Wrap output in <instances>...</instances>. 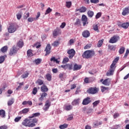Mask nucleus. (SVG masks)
Instances as JSON below:
<instances>
[{
  "instance_id": "nucleus-7",
  "label": "nucleus",
  "mask_w": 129,
  "mask_h": 129,
  "mask_svg": "<svg viewBox=\"0 0 129 129\" xmlns=\"http://www.w3.org/2000/svg\"><path fill=\"white\" fill-rule=\"evenodd\" d=\"M19 51V48H17L16 45H14L11 48L9 51V55L10 56H13V55H16Z\"/></svg>"
},
{
  "instance_id": "nucleus-6",
  "label": "nucleus",
  "mask_w": 129,
  "mask_h": 129,
  "mask_svg": "<svg viewBox=\"0 0 129 129\" xmlns=\"http://www.w3.org/2000/svg\"><path fill=\"white\" fill-rule=\"evenodd\" d=\"M100 82L103 85H105V86H109L111 82V79L110 78H107L105 80L102 79L100 80Z\"/></svg>"
},
{
  "instance_id": "nucleus-22",
  "label": "nucleus",
  "mask_w": 129,
  "mask_h": 129,
  "mask_svg": "<svg viewBox=\"0 0 129 129\" xmlns=\"http://www.w3.org/2000/svg\"><path fill=\"white\" fill-rule=\"evenodd\" d=\"M27 55L28 57H33L34 53H33V50L28 49L27 51Z\"/></svg>"
},
{
  "instance_id": "nucleus-53",
  "label": "nucleus",
  "mask_w": 129,
  "mask_h": 129,
  "mask_svg": "<svg viewBox=\"0 0 129 129\" xmlns=\"http://www.w3.org/2000/svg\"><path fill=\"white\" fill-rule=\"evenodd\" d=\"M91 44H88L85 46H84V49L85 50H86L87 49H90V48H91Z\"/></svg>"
},
{
  "instance_id": "nucleus-8",
  "label": "nucleus",
  "mask_w": 129,
  "mask_h": 129,
  "mask_svg": "<svg viewBox=\"0 0 129 129\" xmlns=\"http://www.w3.org/2000/svg\"><path fill=\"white\" fill-rule=\"evenodd\" d=\"M67 54L69 55V59H73V57L75 56V54H76V51H75V50H74V49L72 48L68 50Z\"/></svg>"
},
{
  "instance_id": "nucleus-35",
  "label": "nucleus",
  "mask_w": 129,
  "mask_h": 129,
  "mask_svg": "<svg viewBox=\"0 0 129 129\" xmlns=\"http://www.w3.org/2000/svg\"><path fill=\"white\" fill-rule=\"evenodd\" d=\"M72 6V2H67L66 3V7L68 9H70Z\"/></svg>"
},
{
  "instance_id": "nucleus-20",
  "label": "nucleus",
  "mask_w": 129,
  "mask_h": 129,
  "mask_svg": "<svg viewBox=\"0 0 129 129\" xmlns=\"http://www.w3.org/2000/svg\"><path fill=\"white\" fill-rule=\"evenodd\" d=\"M79 103H80V98L76 99L72 102V105H77L79 104Z\"/></svg>"
},
{
  "instance_id": "nucleus-50",
  "label": "nucleus",
  "mask_w": 129,
  "mask_h": 129,
  "mask_svg": "<svg viewBox=\"0 0 129 129\" xmlns=\"http://www.w3.org/2000/svg\"><path fill=\"white\" fill-rule=\"evenodd\" d=\"M16 17L17 19L19 20V21H20L21 19H22V13H18L16 15Z\"/></svg>"
},
{
  "instance_id": "nucleus-15",
  "label": "nucleus",
  "mask_w": 129,
  "mask_h": 129,
  "mask_svg": "<svg viewBox=\"0 0 129 129\" xmlns=\"http://www.w3.org/2000/svg\"><path fill=\"white\" fill-rule=\"evenodd\" d=\"M82 36L84 38H88L90 36V32L88 30H84L82 32Z\"/></svg>"
},
{
  "instance_id": "nucleus-25",
  "label": "nucleus",
  "mask_w": 129,
  "mask_h": 129,
  "mask_svg": "<svg viewBox=\"0 0 129 129\" xmlns=\"http://www.w3.org/2000/svg\"><path fill=\"white\" fill-rule=\"evenodd\" d=\"M40 114H40V113L39 112L33 113L31 116H29V118H33V117H37V116H39Z\"/></svg>"
},
{
  "instance_id": "nucleus-36",
  "label": "nucleus",
  "mask_w": 129,
  "mask_h": 129,
  "mask_svg": "<svg viewBox=\"0 0 129 129\" xmlns=\"http://www.w3.org/2000/svg\"><path fill=\"white\" fill-rule=\"evenodd\" d=\"M72 108H73V107L71 105H67L64 107V109L66 110H67V111H68L69 110H71V109H72Z\"/></svg>"
},
{
  "instance_id": "nucleus-47",
  "label": "nucleus",
  "mask_w": 129,
  "mask_h": 129,
  "mask_svg": "<svg viewBox=\"0 0 129 129\" xmlns=\"http://www.w3.org/2000/svg\"><path fill=\"white\" fill-rule=\"evenodd\" d=\"M102 124V121H100L98 122V121H96V122H94V125L95 126H98V125H101Z\"/></svg>"
},
{
  "instance_id": "nucleus-10",
  "label": "nucleus",
  "mask_w": 129,
  "mask_h": 129,
  "mask_svg": "<svg viewBox=\"0 0 129 129\" xmlns=\"http://www.w3.org/2000/svg\"><path fill=\"white\" fill-rule=\"evenodd\" d=\"M91 102V99L90 98V97H87L84 99L82 102L83 105H87L88 104H89Z\"/></svg>"
},
{
  "instance_id": "nucleus-63",
  "label": "nucleus",
  "mask_w": 129,
  "mask_h": 129,
  "mask_svg": "<svg viewBox=\"0 0 129 129\" xmlns=\"http://www.w3.org/2000/svg\"><path fill=\"white\" fill-rule=\"evenodd\" d=\"M119 116V113H115L113 115L114 118H116V117H118Z\"/></svg>"
},
{
  "instance_id": "nucleus-31",
  "label": "nucleus",
  "mask_w": 129,
  "mask_h": 129,
  "mask_svg": "<svg viewBox=\"0 0 129 129\" xmlns=\"http://www.w3.org/2000/svg\"><path fill=\"white\" fill-rule=\"evenodd\" d=\"M50 61L52 62H54L55 63H56V64H59V63H60V61L58 60V59L56 58H55V57H52L50 58Z\"/></svg>"
},
{
  "instance_id": "nucleus-17",
  "label": "nucleus",
  "mask_w": 129,
  "mask_h": 129,
  "mask_svg": "<svg viewBox=\"0 0 129 129\" xmlns=\"http://www.w3.org/2000/svg\"><path fill=\"white\" fill-rule=\"evenodd\" d=\"M48 96V94L46 92H43L40 94V97L39 98V101H43L44 100V98Z\"/></svg>"
},
{
  "instance_id": "nucleus-28",
  "label": "nucleus",
  "mask_w": 129,
  "mask_h": 129,
  "mask_svg": "<svg viewBox=\"0 0 129 129\" xmlns=\"http://www.w3.org/2000/svg\"><path fill=\"white\" fill-rule=\"evenodd\" d=\"M8 46H5L1 49V52H2V53H6L8 51Z\"/></svg>"
},
{
  "instance_id": "nucleus-9",
  "label": "nucleus",
  "mask_w": 129,
  "mask_h": 129,
  "mask_svg": "<svg viewBox=\"0 0 129 129\" xmlns=\"http://www.w3.org/2000/svg\"><path fill=\"white\" fill-rule=\"evenodd\" d=\"M118 40H119V37L114 35L109 40V43L114 44V43H116Z\"/></svg>"
},
{
  "instance_id": "nucleus-61",
  "label": "nucleus",
  "mask_w": 129,
  "mask_h": 129,
  "mask_svg": "<svg viewBox=\"0 0 129 129\" xmlns=\"http://www.w3.org/2000/svg\"><path fill=\"white\" fill-rule=\"evenodd\" d=\"M90 1L92 4H98L99 3V0H90Z\"/></svg>"
},
{
  "instance_id": "nucleus-51",
  "label": "nucleus",
  "mask_w": 129,
  "mask_h": 129,
  "mask_svg": "<svg viewBox=\"0 0 129 129\" xmlns=\"http://www.w3.org/2000/svg\"><path fill=\"white\" fill-rule=\"evenodd\" d=\"M101 15H102L101 12H99V13H97V14L95 16L96 20L99 19V18H100V17H101Z\"/></svg>"
},
{
  "instance_id": "nucleus-34",
  "label": "nucleus",
  "mask_w": 129,
  "mask_h": 129,
  "mask_svg": "<svg viewBox=\"0 0 129 129\" xmlns=\"http://www.w3.org/2000/svg\"><path fill=\"white\" fill-rule=\"evenodd\" d=\"M60 129H65L68 127V124L64 123L59 126Z\"/></svg>"
},
{
  "instance_id": "nucleus-11",
  "label": "nucleus",
  "mask_w": 129,
  "mask_h": 129,
  "mask_svg": "<svg viewBox=\"0 0 129 129\" xmlns=\"http://www.w3.org/2000/svg\"><path fill=\"white\" fill-rule=\"evenodd\" d=\"M44 51L46 52L45 56H48L51 53V45L50 44H47Z\"/></svg>"
},
{
  "instance_id": "nucleus-37",
  "label": "nucleus",
  "mask_w": 129,
  "mask_h": 129,
  "mask_svg": "<svg viewBox=\"0 0 129 129\" xmlns=\"http://www.w3.org/2000/svg\"><path fill=\"white\" fill-rule=\"evenodd\" d=\"M124 51H125V48H124V47L122 46L120 48L119 50V53L120 54H123V53H124Z\"/></svg>"
},
{
  "instance_id": "nucleus-32",
  "label": "nucleus",
  "mask_w": 129,
  "mask_h": 129,
  "mask_svg": "<svg viewBox=\"0 0 129 129\" xmlns=\"http://www.w3.org/2000/svg\"><path fill=\"white\" fill-rule=\"evenodd\" d=\"M30 75V72L26 71L23 75H22L21 77L22 78H27L28 76Z\"/></svg>"
},
{
  "instance_id": "nucleus-40",
  "label": "nucleus",
  "mask_w": 129,
  "mask_h": 129,
  "mask_svg": "<svg viewBox=\"0 0 129 129\" xmlns=\"http://www.w3.org/2000/svg\"><path fill=\"white\" fill-rule=\"evenodd\" d=\"M59 44H60V42L58 41H54V42L52 43L51 45L53 47H58Z\"/></svg>"
},
{
  "instance_id": "nucleus-26",
  "label": "nucleus",
  "mask_w": 129,
  "mask_h": 129,
  "mask_svg": "<svg viewBox=\"0 0 129 129\" xmlns=\"http://www.w3.org/2000/svg\"><path fill=\"white\" fill-rule=\"evenodd\" d=\"M128 26H129L128 22L122 23L121 25V27H122L123 29H127V28H128Z\"/></svg>"
},
{
  "instance_id": "nucleus-48",
  "label": "nucleus",
  "mask_w": 129,
  "mask_h": 129,
  "mask_svg": "<svg viewBox=\"0 0 129 129\" xmlns=\"http://www.w3.org/2000/svg\"><path fill=\"white\" fill-rule=\"evenodd\" d=\"M37 92H38V89H37V88L34 87L32 92V94H33L34 95H36Z\"/></svg>"
},
{
  "instance_id": "nucleus-24",
  "label": "nucleus",
  "mask_w": 129,
  "mask_h": 129,
  "mask_svg": "<svg viewBox=\"0 0 129 129\" xmlns=\"http://www.w3.org/2000/svg\"><path fill=\"white\" fill-rule=\"evenodd\" d=\"M0 116L2 118H5L6 117V111L3 109L0 110Z\"/></svg>"
},
{
  "instance_id": "nucleus-23",
  "label": "nucleus",
  "mask_w": 129,
  "mask_h": 129,
  "mask_svg": "<svg viewBox=\"0 0 129 129\" xmlns=\"http://www.w3.org/2000/svg\"><path fill=\"white\" fill-rule=\"evenodd\" d=\"M100 88H101V92H102V93H103L104 91H108V90H109V87H104L103 86H101Z\"/></svg>"
},
{
  "instance_id": "nucleus-59",
  "label": "nucleus",
  "mask_w": 129,
  "mask_h": 129,
  "mask_svg": "<svg viewBox=\"0 0 129 129\" xmlns=\"http://www.w3.org/2000/svg\"><path fill=\"white\" fill-rule=\"evenodd\" d=\"M22 119V117H16L15 119V122H18L20 121V120Z\"/></svg>"
},
{
  "instance_id": "nucleus-44",
  "label": "nucleus",
  "mask_w": 129,
  "mask_h": 129,
  "mask_svg": "<svg viewBox=\"0 0 129 129\" xmlns=\"http://www.w3.org/2000/svg\"><path fill=\"white\" fill-rule=\"evenodd\" d=\"M41 62H42V59H40V58H37L35 60V62L36 65H39V64H41Z\"/></svg>"
},
{
  "instance_id": "nucleus-41",
  "label": "nucleus",
  "mask_w": 129,
  "mask_h": 129,
  "mask_svg": "<svg viewBox=\"0 0 129 129\" xmlns=\"http://www.w3.org/2000/svg\"><path fill=\"white\" fill-rule=\"evenodd\" d=\"M14 102H15V101H14V99L12 98L11 100H10L8 102V106H11V105H12V104H14Z\"/></svg>"
},
{
  "instance_id": "nucleus-4",
  "label": "nucleus",
  "mask_w": 129,
  "mask_h": 129,
  "mask_svg": "<svg viewBox=\"0 0 129 129\" xmlns=\"http://www.w3.org/2000/svg\"><path fill=\"white\" fill-rule=\"evenodd\" d=\"M32 121H31L30 119H28V118H26L24 120V121L22 122L23 125H24V126H28V127H33L36 125L34 123H31Z\"/></svg>"
},
{
  "instance_id": "nucleus-39",
  "label": "nucleus",
  "mask_w": 129,
  "mask_h": 129,
  "mask_svg": "<svg viewBox=\"0 0 129 129\" xmlns=\"http://www.w3.org/2000/svg\"><path fill=\"white\" fill-rule=\"evenodd\" d=\"M88 17H89V18H92V17L94 16V12H93V11H91L89 10L88 12Z\"/></svg>"
},
{
  "instance_id": "nucleus-64",
  "label": "nucleus",
  "mask_w": 129,
  "mask_h": 129,
  "mask_svg": "<svg viewBox=\"0 0 129 129\" xmlns=\"http://www.w3.org/2000/svg\"><path fill=\"white\" fill-rule=\"evenodd\" d=\"M0 129H8V126L6 125H4L0 127Z\"/></svg>"
},
{
  "instance_id": "nucleus-14",
  "label": "nucleus",
  "mask_w": 129,
  "mask_h": 129,
  "mask_svg": "<svg viewBox=\"0 0 129 129\" xmlns=\"http://www.w3.org/2000/svg\"><path fill=\"white\" fill-rule=\"evenodd\" d=\"M61 34V29L59 28H56L54 31L53 32V37H56L58 35Z\"/></svg>"
},
{
  "instance_id": "nucleus-29",
  "label": "nucleus",
  "mask_w": 129,
  "mask_h": 129,
  "mask_svg": "<svg viewBox=\"0 0 129 129\" xmlns=\"http://www.w3.org/2000/svg\"><path fill=\"white\" fill-rule=\"evenodd\" d=\"M93 29L94 31H96L97 33H99V29H98V25L97 24H94L93 25Z\"/></svg>"
},
{
  "instance_id": "nucleus-30",
  "label": "nucleus",
  "mask_w": 129,
  "mask_h": 129,
  "mask_svg": "<svg viewBox=\"0 0 129 129\" xmlns=\"http://www.w3.org/2000/svg\"><path fill=\"white\" fill-rule=\"evenodd\" d=\"M45 77L48 81H51L52 80V75L50 74H46Z\"/></svg>"
},
{
  "instance_id": "nucleus-55",
  "label": "nucleus",
  "mask_w": 129,
  "mask_h": 129,
  "mask_svg": "<svg viewBox=\"0 0 129 129\" xmlns=\"http://www.w3.org/2000/svg\"><path fill=\"white\" fill-rule=\"evenodd\" d=\"M103 19L105 22H108L109 21V16H106L105 17H103Z\"/></svg>"
},
{
  "instance_id": "nucleus-60",
  "label": "nucleus",
  "mask_w": 129,
  "mask_h": 129,
  "mask_svg": "<svg viewBox=\"0 0 129 129\" xmlns=\"http://www.w3.org/2000/svg\"><path fill=\"white\" fill-rule=\"evenodd\" d=\"M129 54V50L128 49H126V52L123 56V58H126L127 57V55Z\"/></svg>"
},
{
  "instance_id": "nucleus-62",
  "label": "nucleus",
  "mask_w": 129,
  "mask_h": 129,
  "mask_svg": "<svg viewBox=\"0 0 129 129\" xmlns=\"http://www.w3.org/2000/svg\"><path fill=\"white\" fill-rule=\"evenodd\" d=\"M34 20H35V18L30 17L28 19V21L30 23H32V22L34 21Z\"/></svg>"
},
{
  "instance_id": "nucleus-19",
  "label": "nucleus",
  "mask_w": 129,
  "mask_h": 129,
  "mask_svg": "<svg viewBox=\"0 0 129 129\" xmlns=\"http://www.w3.org/2000/svg\"><path fill=\"white\" fill-rule=\"evenodd\" d=\"M129 14V7H126L124 9H123V11L122 12V16H126Z\"/></svg>"
},
{
  "instance_id": "nucleus-1",
  "label": "nucleus",
  "mask_w": 129,
  "mask_h": 129,
  "mask_svg": "<svg viewBox=\"0 0 129 129\" xmlns=\"http://www.w3.org/2000/svg\"><path fill=\"white\" fill-rule=\"evenodd\" d=\"M118 60H119V58L117 57L113 60L109 70L106 73V76H112L113 75V73H114L116 68V63L118 62Z\"/></svg>"
},
{
  "instance_id": "nucleus-27",
  "label": "nucleus",
  "mask_w": 129,
  "mask_h": 129,
  "mask_svg": "<svg viewBox=\"0 0 129 129\" xmlns=\"http://www.w3.org/2000/svg\"><path fill=\"white\" fill-rule=\"evenodd\" d=\"M6 55L0 56V64H2L5 62V60L6 59Z\"/></svg>"
},
{
  "instance_id": "nucleus-56",
  "label": "nucleus",
  "mask_w": 129,
  "mask_h": 129,
  "mask_svg": "<svg viewBox=\"0 0 129 129\" xmlns=\"http://www.w3.org/2000/svg\"><path fill=\"white\" fill-rule=\"evenodd\" d=\"M68 65V69H69V70H72V69H73V64H69V63H67Z\"/></svg>"
},
{
  "instance_id": "nucleus-16",
  "label": "nucleus",
  "mask_w": 129,
  "mask_h": 129,
  "mask_svg": "<svg viewBox=\"0 0 129 129\" xmlns=\"http://www.w3.org/2000/svg\"><path fill=\"white\" fill-rule=\"evenodd\" d=\"M40 89H41V92H48V91H49V89L48 88V87H47V86H46L45 85H43L41 87H40Z\"/></svg>"
},
{
  "instance_id": "nucleus-57",
  "label": "nucleus",
  "mask_w": 129,
  "mask_h": 129,
  "mask_svg": "<svg viewBox=\"0 0 129 129\" xmlns=\"http://www.w3.org/2000/svg\"><path fill=\"white\" fill-rule=\"evenodd\" d=\"M29 17H30V13L28 12L24 16L23 18L25 20H27Z\"/></svg>"
},
{
  "instance_id": "nucleus-42",
  "label": "nucleus",
  "mask_w": 129,
  "mask_h": 129,
  "mask_svg": "<svg viewBox=\"0 0 129 129\" xmlns=\"http://www.w3.org/2000/svg\"><path fill=\"white\" fill-rule=\"evenodd\" d=\"M75 26H81V22L80 21V19H77L76 20V22L75 23Z\"/></svg>"
},
{
  "instance_id": "nucleus-33",
  "label": "nucleus",
  "mask_w": 129,
  "mask_h": 129,
  "mask_svg": "<svg viewBox=\"0 0 129 129\" xmlns=\"http://www.w3.org/2000/svg\"><path fill=\"white\" fill-rule=\"evenodd\" d=\"M108 47L109 50H110L111 51H115V45L109 44Z\"/></svg>"
},
{
  "instance_id": "nucleus-38",
  "label": "nucleus",
  "mask_w": 129,
  "mask_h": 129,
  "mask_svg": "<svg viewBox=\"0 0 129 129\" xmlns=\"http://www.w3.org/2000/svg\"><path fill=\"white\" fill-rule=\"evenodd\" d=\"M86 11H87V8L83 6L80 9V13H85Z\"/></svg>"
},
{
  "instance_id": "nucleus-49",
  "label": "nucleus",
  "mask_w": 129,
  "mask_h": 129,
  "mask_svg": "<svg viewBox=\"0 0 129 129\" xmlns=\"http://www.w3.org/2000/svg\"><path fill=\"white\" fill-rule=\"evenodd\" d=\"M31 120V123H33V124H35V123H37V122H38V119L34 118H33L32 119H30Z\"/></svg>"
},
{
  "instance_id": "nucleus-12",
  "label": "nucleus",
  "mask_w": 129,
  "mask_h": 129,
  "mask_svg": "<svg viewBox=\"0 0 129 129\" xmlns=\"http://www.w3.org/2000/svg\"><path fill=\"white\" fill-rule=\"evenodd\" d=\"M50 106L51 103H50L49 100H47L45 102L44 107L43 108V110H44V111H47V110L49 109V107H50Z\"/></svg>"
},
{
  "instance_id": "nucleus-3",
  "label": "nucleus",
  "mask_w": 129,
  "mask_h": 129,
  "mask_svg": "<svg viewBox=\"0 0 129 129\" xmlns=\"http://www.w3.org/2000/svg\"><path fill=\"white\" fill-rule=\"evenodd\" d=\"M99 92V88H97L96 87H90L87 90V92L89 94H97V93Z\"/></svg>"
},
{
  "instance_id": "nucleus-18",
  "label": "nucleus",
  "mask_w": 129,
  "mask_h": 129,
  "mask_svg": "<svg viewBox=\"0 0 129 129\" xmlns=\"http://www.w3.org/2000/svg\"><path fill=\"white\" fill-rule=\"evenodd\" d=\"M82 68V66L78 65L77 63H75L74 66L73 71H77V70H80Z\"/></svg>"
},
{
  "instance_id": "nucleus-52",
  "label": "nucleus",
  "mask_w": 129,
  "mask_h": 129,
  "mask_svg": "<svg viewBox=\"0 0 129 129\" xmlns=\"http://www.w3.org/2000/svg\"><path fill=\"white\" fill-rule=\"evenodd\" d=\"M52 12V9L49 7L45 11V15H48V14H50Z\"/></svg>"
},
{
  "instance_id": "nucleus-45",
  "label": "nucleus",
  "mask_w": 129,
  "mask_h": 129,
  "mask_svg": "<svg viewBox=\"0 0 129 129\" xmlns=\"http://www.w3.org/2000/svg\"><path fill=\"white\" fill-rule=\"evenodd\" d=\"M100 102V101H99V100H97V101L94 102L93 103V107H96V106H97V105H98V104H99Z\"/></svg>"
},
{
  "instance_id": "nucleus-21",
  "label": "nucleus",
  "mask_w": 129,
  "mask_h": 129,
  "mask_svg": "<svg viewBox=\"0 0 129 129\" xmlns=\"http://www.w3.org/2000/svg\"><path fill=\"white\" fill-rule=\"evenodd\" d=\"M17 46L19 48H22L24 46V41L22 40H19V42L17 44Z\"/></svg>"
},
{
  "instance_id": "nucleus-46",
  "label": "nucleus",
  "mask_w": 129,
  "mask_h": 129,
  "mask_svg": "<svg viewBox=\"0 0 129 129\" xmlns=\"http://www.w3.org/2000/svg\"><path fill=\"white\" fill-rule=\"evenodd\" d=\"M103 41L104 39L99 40L97 44V47H101V46H102V44H103Z\"/></svg>"
},
{
  "instance_id": "nucleus-58",
  "label": "nucleus",
  "mask_w": 129,
  "mask_h": 129,
  "mask_svg": "<svg viewBox=\"0 0 129 129\" xmlns=\"http://www.w3.org/2000/svg\"><path fill=\"white\" fill-rule=\"evenodd\" d=\"M63 63H68V62H69V58L68 57H65L63 58Z\"/></svg>"
},
{
  "instance_id": "nucleus-13",
  "label": "nucleus",
  "mask_w": 129,
  "mask_h": 129,
  "mask_svg": "<svg viewBox=\"0 0 129 129\" xmlns=\"http://www.w3.org/2000/svg\"><path fill=\"white\" fill-rule=\"evenodd\" d=\"M88 19L86 15H83L82 17V22H83V26L85 27L86 25L88 24V22H87Z\"/></svg>"
},
{
  "instance_id": "nucleus-2",
  "label": "nucleus",
  "mask_w": 129,
  "mask_h": 129,
  "mask_svg": "<svg viewBox=\"0 0 129 129\" xmlns=\"http://www.w3.org/2000/svg\"><path fill=\"white\" fill-rule=\"evenodd\" d=\"M95 55V51L94 50H88L84 51L82 56L84 59H91Z\"/></svg>"
},
{
  "instance_id": "nucleus-43",
  "label": "nucleus",
  "mask_w": 129,
  "mask_h": 129,
  "mask_svg": "<svg viewBox=\"0 0 129 129\" xmlns=\"http://www.w3.org/2000/svg\"><path fill=\"white\" fill-rule=\"evenodd\" d=\"M36 83H37V84H38V85H45V84H44V81H43V80H42L41 79H38Z\"/></svg>"
},
{
  "instance_id": "nucleus-54",
  "label": "nucleus",
  "mask_w": 129,
  "mask_h": 129,
  "mask_svg": "<svg viewBox=\"0 0 129 129\" xmlns=\"http://www.w3.org/2000/svg\"><path fill=\"white\" fill-rule=\"evenodd\" d=\"M29 111H30V108H25L22 110V113H27Z\"/></svg>"
},
{
  "instance_id": "nucleus-5",
  "label": "nucleus",
  "mask_w": 129,
  "mask_h": 129,
  "mask_svg": "<svg viewBox=\"0 0 129 129\" xmlns=\"http://www.w3.org/2000/svg\"><path fill=\"white\" fill-rule=\"evenodd\" d=\"M8 33L13 34V33H15L17 31V26L14 24H10L8 28Z\"/></svg>"
}]
</instances>
